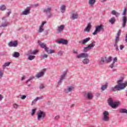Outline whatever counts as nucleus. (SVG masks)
<instances>
[{
    "instance_id": "1",
    "label": "nucleus",
    "mask_w": 127,
    "mask_h": 127,
    "mask_svg": "<svg viewBox=\"0 0 127 127\" xmlns=\"http://www.w3.org/2000/svg\"><path fill=\"white\" fill-rule=\"evenodd\" d=\"M127 86V80L124 83V78L120 79L117 81V85L114 87H112L111 90L112 92H117V91H122L125 90Z\"/></svg>"
},
{
    "instance_id": "2",
    "label": "nucleus",
    "mask_w": 127,
    "mask_h": 127,
    "mask_svg": "<svg viewBox=\"0 0 127 127\" xmlns=\"http://www.w3.org/2000/svg\"><path fill=\"white\" fill-rule=\"evenodd\" d=\"M127 7H125L123 12L122 13V15H124L122 17V27L123 28H125L126 27V26L127 25Z\"/></svg>"
},
{
    "instance_id": "3",
    "label": "nucleus",
    "mask_w": 127,
    "mask_h": 127,
    "mask_svg": "<svg viewBox=\"0 0 127 127\" xmlns=\"http://www.w3.org/2000/svg\"><path fill=\"white\" fill-rule=\"evenodd\" d=\"M104 32L105 31V29H104V25L103 24H100L95 27V30L94 32L92 33L93 35H97L99 32Z\"/></svg>"
},
{
    "instance_id": "4",
    "label": "nucleus",
    "mask_w": 127,
    "mask_h": 127,
    "mask_svg": "<svg viewBox=\"0 0 127 127\" xmlns=\"http://www.w3.org/2000/svg\"><path fill=\"white\" fill-rule=\"evenodd\" d=\"M108 105L112 108V109H116V108H118L119 107V105H120V102H114V100L113 98H109L108 99Z\"/></svg>"
},
{
    "instance_id": "5",
    "label": "nucleus",
    "mask_w": 127,
    "mask_h": 127,
    "mask_svg": "<svg viewBox=\"0 0 127 127\" xmlns=\"http://www.w3.org/2000/svg\"><path fill=\"white\" fill-rule=\"evenodd\" d=\"M120 34H121V30H119L117 33V36L116 37L115 42L114 45L117 51H119V46H118V43H119V41H120Z\"/></svg>"
},
{
    "instance_id": "6",
    "label": "nucleus",
    "mask_w": 127,
    "mask_h": 127,
    "mask_svg": "<svg viewBox=\"0 0 127 127\" xmlns=\"http://www.w3.org/2000/svg\"><path fill=\"white\" fill-rule=\"evenodd\" d=\"M96 44L95 41H93L87 47H85L83 49V52L86 53V52H88L89 50H91L93 48L95 47V44Z\"/></svg>"
},
{
    "instance_id": "7",
    "label": "nucleus",
    "mask_w": 127,
    "mask_h": 127,
    "mask_svg": "<svg viewBox=\"0 0 127 127\" xmlns=\"http://www.w3.org/2000/svg\"><path fill=\"white\" fill-rule=\"evenodd\" d=\"M110 114L109 113V112L105 111L103 113V117L102 118V121L104 122H109L110 121V117H109V115Z\"/></svg>"
},
{
    "instance_id": "8",
    "label": "nucleus",
    "mask_w": 127,
    "mask_h": 127,
    "mask_svg": "<svg viewBox=\"0 0 127 127\" xmlns=\"http://www.w3.org/2000/svg\"><path fill=\"white\" fill-rule=\"evenodd\" d=\"M45 116H46L45 112L41 110H39L38 115H37L38 121H39L41 119L43 120L44 118H45Z\"/></svg>"
},
{
    "instance_id": "9",
    "label": "nucleus",
    "mask_w": 127,
    "mask_h": 127,
    "mask_svg": "<svg viewBox=\"0 0 127 127\" xmlns=\"http://www.w3.org/2000/svg\"><path fill=\"white\" fill-rule=\"evenodd\" d=\"M67 70H66L65 71H64L63 74L61 75L60 80L58 82V84L61 85L62 84V81L63 80L65 79V77H66V75H67Z\"/></svg>"
},
{
    "instance_id": "10",
    "label": "nucleus",
    "mask_w": 127,
    "mask_h": 127,
    "mask_svg": "<svg viewBox=\"0 0 127 127\" xmlns=\"http://www.w3.org/2000/svg\"><path fill=\"white\" fill-rule=\"evenodd\" d=\"M89 57V55L87 53H82L79 55L76 56V58L77 59H80V58H88Z\"/></svg>"
},
{
    "instance_id": "11",
    "label": "nucleus",
    "mask_w": 127,
    "mask_h": 127,
    "mask_svg": "<svg viewBox=\"0 0 127 127\" xmlns=\"http://www.w3.org/2000/svg\"><path fill=\"white\" fill-rule=\"evenodd\" d=\"M56 42L59 44H63L64 45L68 44V40L64 39H61L60 40L57 41Z\"/></svg>"
},
{
    "instance_id": "12",
    "label": "nucleus",
    "mask_w": 127,
    "mask_h": 127,
    "mask_svg": "<svg viewBox=\"0 0 127 127\" xmlns=\"http://www.w3.org/2000/svg\"><path fill=\"white\" fill-rule=\"evenodd\" d=\"M45 72H46V69H43L41 72L36 75V78H41V77H43V76H44Z\"/></svg>"
},
{
    "instance_id": "13",
    "label": "nucleus",
    "mask_w": 127,
    "mask_h": 127,
    "mask_svg": "<svg viewBox=\"0 0 127 127\" xmlns=\"http://www.w3.org/2000/svg\"><path fill=\"white\" fill-rule=\"evenodd\" d=\"M8 45L9 47H16L18 45V42L17 41H10Z\"/></svg>"
},
{
    "instance_id": "14",
    "label": "nucleus",
    "mask_w": 127,
    "mask_h": 127,
    "mask_svg": "<svg viewBox=\"0 0 127 127\" xmlns=\"http://www.w3.org/2000/svg\"><path fill=\"white\" fill-rule=\"evenodd\" d=\"M90 40H91V38L88 37L82 40V41H79L78 43H79L80 44H82L83 45H85V44H86V43H87V42H89Z\"/></svg>"
},
{
    "instance_id": "15",
    "label": "nucleus",
    "mask_w": 127,
    "mask_h": 127,
    "mask_svg": "<svg viewBox=\"0 0 127 127\" xmlns=\"http://www.w3.org/2000/svg\"><path fill=\"white\" fill-rule=\"evenodd\" d=\"M43 12H45V13H46V14L49 13L48 17H49V18L51 17V7H48L47 8H45L44 9Z\"/></svg>"
},
{
    "instance_id": "16",
    "label": "nucleus",
    "mask_w": 127,
    "mask_h": 127,
    "mask_svg": "<svg viewBox=\"0 0 127 127\" xmlns=\"http://www.w3.org/2000/svg\"><path fill=\"white\" fill-rule=\"evenodd\" d=\"M30 13V8L29 7H27L25 10L23 11L21 14L22 15H27Z\"/></svg>"
},
{
    "instance_id": "17",
    "label": "nucleus",
    "mask_w": 127,
    "mask_h": 127,
    "mask_svg": "<svg viewBox=\"0 0 127 127\" xmlns=\"http://www.w3.org/2000/svg\"><path fill=\"white\" fill-rule=\"evenodd\" d=\"M84 96L88 100H92L93 99V94L91 92L85 93Z\"/></svg>"
},
{
    "instance_id": "18",
    "label": "nucleus",
    "mask_w": 127,
    "mask_h": 127,
    "mask_svg": "<svg viewBox=\"0 0 127 127\" xmlns=\"http://www.w3.org/2000/svg\"><path fill=\"white\" fill-rule=\"evenodd\" d=\"M64 28H65V25H61L60 26L58 27V29L57 31L59 33L62 32V31H63V30H64Z\"/></svg>"
},
{
    "instance_id": "19",
    "label": "nucleus",
    "mask_w": 127,
    "mask_h": 127,
    "mask_svg": "<svg viewBox=\"0 0 127 127\" xmlns=\"http://www.w3.org/2000/svg\"><path fill=\"white\" fill-rule=\"evenodd\" d=\"M38 53V50H35L33 51H30L28 52V54L27 55H30V54H33V55H36Z\"/></svg>"
},
{
    "instance_id": "20",
    "label": "nucleus",
    "mask_w": 127,
    "mask_h": 127,
    "mask_svg": "<svg viewBox=\"0 0 127 127\" xmlns=\"http://www.w3.org/2000/svg\"><path fill=\"white\" fill-rule=\"evenodd\" d=\"M9 24V23L5 21L4 23H2L0 25V27H7Z\"/></svg>"
},
{
    "instance_id": "21",
    "label": "nucleus",
    "mask_w": 127,
    "mask_h": 127,
    "mask_svg": "<svg viewBox=\"0 0 127 127\" xmlns=\"http://www.w3.org/2000/svg\"><path fill=\"white\" fill-rule=\"evenodd\" d=\"M91 28H92V25H91V23H89L85 28V31L89 32L91 30Z\"/></svg>"
},
{
    "instance_id": "22",
    "label": "nucleus",
    "mask_w": 127,
    "mask_h": 127,
    "mask_svg": "<svg viewBox=\"0 0 127 127\" xmlns=\"http://www.w3.org/2000/svg\"><path fill=\"white\" fill-rule=\"evenodd\" d=\"M105 62H106V63H111V62H112V60H113V57H109L108 59L105 57Z\"/></svg>"
},
{
    "instance_id": "23",
    "label": "nucleus",
    "mask_w": 127,
    "mask_h": 127,
    "mask_svg": "<svg viewBox=\"0 0 127 127\" xmlns=\"http://www.w3.org/2000/svg\"><path fill=\"white\" fill-rule=\"evenodd\" d=\"M38 43L41 48L44 49L46 46V44H44V43L40 42V41L39 40L38 41Z\"/></svg>"
},
{
    "instance_id": "24",
    "label": "nucleus",
    "mask_w": 127,
    "mask_h": 127,
    "mask_svg": "<svg viewBox=\"0 0 127 127\" xmlns=\"http://www.w3.org/2000/svg\"><path fill=\"white\" fill-rule=\"evenodd\" d=\"M19 56H20V54L17 52H14L13 54L12 55V57H14L15 58H18Z\"/></svg>"
},
{
    "instance_id": "25",
    "label": "nucleus",
    "mask_w": 127,
    "mask_h": 127,
    "mask_svg": "<svg viewBox=\"0 0 127 127\" xmlns=\"http://www.w3.org/2000/svg\"><path fill=\"white\" fill-rule=\"evenodd\" d=\"M116 21V18L115 17H113L109 20V22L111 23V24H115Z\"/></svg>"
},
{
    "instance_id": "26",
    "label": "nucleus",
    "mask_w": 127,
    "mask_h": 127,
    "mask_svg": "<svg viewBox=\"0 0 127 127\" xmlns=\"http://www.w3.org/2000/svg\"><path fill=\"white\" fill-rule=\"evenodd\" d=\"M111 13L113 15H115V16H116V17H118V16H119V15H120V13L116 12V10H113L111 11Z\"/></svg>"
},
{
    "instance_id": "27",
    "label": "nucleus",
    "mask_w": 127,
    "mask_h": 127,
    "mask_svg": "<svg viewBox=\"0 0 127 127\" xmlns=\"http://www.w3.org/2000/svg\"><path fill=\"white\" fill-rule=\"evenodd\" d=\"M61 12L64 13L66 10V6L65 5H62L61 7Z\"/></svg>"
},
{
    "instance_id": "28",
    "label": "nucleus",
    "mask_w": 127,
    "mask_h": 127,
    "mask_svg": "<svg viewBox=\"0 0 127 127\" xmlns=\"http://www.w3.org/2000/svg\"><path fill=\"white\" fill-rule=\"evenodd\" d=\"M82 63H83V64H89V63H90V60H89V59H84L82 61Z\"/></svg>"
},
{
    "instance_id": "29",
    "label": "nucleus",
    "mask_w": 127,
    "mask_h": 127,
    "mask_svg": "<svg viewBox=\"0 0 127 127\" xmlns=\"http://www.w3.org/2000/svg\"><path fill=\"white\" fill-rule=\"evenodd\" d=\"M108 83H105V85H103L101 88L102 91H105L107 88H108Z\"/></svg>"
},
{
    "instance_id": "30",
    "label": "nucleus",
    "mask_w": 127,
    "mask_h": 127,
    "mask_svg": "<svg viewBox=\"0 0 127 127\" xmlns=\"http://www.w3.org/2000/svg\"><path fill=\"white\" fill-rule=\"evenodd\" d=\"M79 15L78 14H72V16L71 17V19L74 20V19H77Z\"/></svg>"
},
{
    "instance_id": "31",
    "label": "nucleus",
    "mask_w": 127,
    "mask_h": 127,
    "mask_svg": "<svg viewBox=\"0 0 127 127\" xmlns=\"http://www.w3.org/2000/svg\"><path fill=\"white\" fill-rule=\"evenodd\" d=\"M95 3H96V0H89V4H90L91 6H93Z\"/></svg>"
},
{
    "instance_id": "32",
    "label": "nucleus",
    "mask_w": 127,
    "mask_h": 127,
    "mask_svg": "<svg viewBox=\"0 0 127 127\" xmlns=\"http://www.w3.org/2000/svg\"><path fill=\"white\" fill-rule=\"evenodd\" d=\"M119 112L121 114H127V110L126 109L122 108L120 110Z\"/></svg>"
},
{
    "instance_id": "33",
    "label": "nucleus",
    "mask_w": 127,
    "mask_h": 127,
    "mask_svg": "<svg viewBox=\"0 0 127 127\" xmlns=\"http://www.w3.org/2000/svg\"><path fill=\"white\" fill-rule=\"evenodd\" d=\"M105 61H106V59L104 57H102L100 60L101 65H104V64H105Z\"/></svg>"
},
{
    "instance_id": "34",
    "label": "nucleus",
    "mask_w": 127,
    "mask_h": 127,
    "mask_svg": "<svg viewBox=\"0 0 127 127\" xmlns=\"http://www.w3.org/2000/svg\"><path fill=\"white\" fill-rule=\"evenodd\" d=\"M11 63L10 62H6V63H5L3 65L2 67H3V68L4 69V68H5V67H7L9 65H10V64Z\"/></svg>"
},
{
    "instance_id": "35",
    "label": "nucleus",
    "mask_w": 127,
    "mask_h": 127,
    "mask_svg": "<svg viewBox=\"0 0 127 127\" xmlns=\"http://www.w3.org/2000/svg\"><path fill=\"white\" fill-rule=\"evenodd\" d=\"M28 59L31 61L32 60H33V59H35V56L29 55Z\"/></svg>"
},
{
    "instance_id": "36",
    "label": "nucleus",
    "mask_w": 127,
    "mask_h": 127,
    "mask_svg": "<svg viewBox=\"0 0 127 127\" xmlns=\"http://www.w3.org/2000/svg\"><path fill=\"white\" fill-rule=\"evenodd\" d=\"M6 9V6L4 5H1L0 6V10H5Z\"/></svg>"
},
{
    "instance_id": "37",
    "label": "nucleus",
    "mask_w": 127,
    "mask_h": 127,
    "mask_svg": "<svg viewBox=\"0 0 127 127\" xmlns=\"http://www.w3.org/2000/svg\"><path fill=\"white\" fill-rule=\"evenodd\" d=\"M36 112V109H33L32 110L31 116H34L35 115V113Z\"/></svg>"
},
{
    "instance_id": "38",
    "label": "nucleus",
    "mask_w": 127,
    "mask_h": 127,
    "mask_svg": "<svg viewBox=\"0 0 127 127\" xmlns=\"http://www.w3.org/2000/svg\"><path fill=\"white\" fill-rule=\"evenodd\" d=\"M34 78H35L34 76H31V77H30L29 78L28 80H26V83L27 84H28V82H30V81H31V80H33V79H34Z\"/></svg>"
},
{
    "instance_id": "39",
    "label": "nucleus",
    "mask_w": 127,
    "mask_h": 127,
    "mask_svg": "<svg viewBox=\"0 0 127 127\" xmlns=\"http://www.w3.org/2000/svg\"><path fill=\"white\" fill-rule=\"evenodd\" d=\"M73 89H74V87L72 86H70L67 88V91L68 92H72L73 91Z\"/></svg>"
},
{
    "instance_id": "40",
    "label": "nucleus",
    "mask_w": 127,
    "mask_h": 127,
    "mask_svg": "<svg viewBox=\"0 0 127 127\" xmlns=\"http://www.w3.org/2000/svg\"><path fill=\"white\" fill-rule=\"evenodd\" d=\"M44 49H45V51L47 52V53H49L50 50L48 47L46 46Z\"/></svg>"
},
{
    "instance_id": "41",
    "label": "nucleus",
    "mask_w": 127,
    "mask_h": 127,
    "mask_svg": "<svg viewBox=\"0 0 127 127\" xmlns=\"http://www.w3.org/2000/svg\"><path fill=\"white\" fill-rule=\"evenodd\" d=\"M3 76V72L2 70L0 69V79H1Z\"/></svg>"
},
{
    "instance_id": "42",
    "label": "nucleus",
    "mask_w": 127,
    "mask_h": 127,
    "mask_svg": "<svg viewBox=\"0 0 127 127\" xmlns=\"http://www.w3.org/2000/svg\"><path fill=\"white\" fill-rule=\"evenodd\" d=\"M42 31H44V29H43V27H41L40 26L39 32H40V33H41V32H42Z\"/></svg>"
},
{
    "instance_id": "43",
    "label": "nucleus",
    "mask_w": 127,
    "mask_h": 127,
    "mask_svg": "<svg viewBox=\"0 0 127 127\" xmlns=\"http://www.w3.org/2000/svg\"><path fill=\"white\" fill-rule=\"evenodd\" d=\"M45 88V86H44V85L43 84L40 85L39 89H40V90H42V89H44Z\"/></svg>"
},
{
    "instance_id": "44",
    "label": "nucleus",
    "mask_w": 127,
    "mask_h": 127,
    "mask_svg": "<svg viewBox=\"0 0 127 127\" xmlns=\"http://www.w3.org/2000/svg\"><path fill=\"white\" fill-rule=\"evenodd\" d=\"M43 99V96L37 97L36 98V101H38V100H41Z\"/></svg>"
},
{
    "instance_id": "45",
    "label": "nucleus",
    "mask_w": 127,
    "mask_h": 127,
    "mask_svg": "<svg viewBox=\"0 0 127 127\" xmlns=\"http://www.w3.org/2000/svg\"><path fill=\"white\" fill-rule=\"evenodd\" d=\"M117 61H118V58L115 57L113 60V64H115V63H116Z\"/></svg>"
},
{
    "instance_id": "46",
    "label": "nucleus",
    "mask_w": 127,
    "mask_h": 127,
    "mask_svg": "<svg viewBox=\"0 0 127 127\" xmlns=\"http://www.w3.org/2000/svg\"><path fill=\"white\" fill-rule=\"evenodd\" d=\"M62 54H63V52H62V51H60L58 53V55L59 56H62Z\"/></svg>"
},
{
    "instance_id": "47",
    "label": "nucleus",
    "mask_w": 127,
    "mask_h": 127,
    "mask_svg": "<svg viewBox=\"0 0 127 127\" xmlns=\"http://www.w3.org/2000/svg\"><path fill=\"white\" fill-rule=\"evenodd\" d=\"M36 99H35L32 102V105H35L36 104V102H37V100H36Z\"/></svg>"
},
{
    "instance_id": "48",
    "label": "nucleus",
    "mask_w": 127,
    "mask_h": 127,
    "mask_svg": "<svg viewBox=\"0 0 127 127\" xmlns=\"http://www.w3.org/2000/svg\"><path fill=\"white\" fill-rule=\"evenodd\" d=\"M109 67L111 68V69H113V68L115 67V64L112 63V64L109 65Z\"/></svg>"
},
{
    "instance_id": "49",
    "label": "nucleus",
    "mask_w": 127,
    "mask_h": 127,
    "mask_svg": "<svg viewBox=\"0 0 127 127\" xmlns=\"http://www.w3.org/2000/svg\"><path fill=\"white\" fill-rule=\"evenodd\" d=\"M46 21H43V22L42 23V24L41 26H40V27H43L44 26V24H45V23H46Z\"/></svg>"
},
{
    "instance_id": "50",
    "label": "nucleus",
    "mask_w": 127,
    "mask_h": 127,
    "mask_svg": "<svg viewBox=\"0 0 127 127\" xmlns=\"http://www.w3.org/2000/svg\"><path fill=\"white\" fill-rule=\"evenodd\" d=\"M46 21H43V22L42 23V24L41 26H40V27H43L44 26V24H45V23H46Z\"/></svg>"
},
{
    "instance_id": "51",
    "label": "nucleus",
    "mask_w": 127,
    "mask_h": 127,
    "mask_svg": "<svg viewBox=\"0 0 127 127\" xmlns=\"http://www.w3.org/2000/svg\"><path fill=\"white\" fill-rule=\"evenodd\" d=\"M49 53L50 54H53V53H55V51H54V50H50L49 51Z\"/></svg>"
},
{
    "instance_id": "52",
    "label": "nucleus",
    "mask_w": 127,
    "mask_h": 127,
    "mask_svg": "<svg viewBox=\"0 0 127 127\" xmlns=\"http://www.w3.org/2000/svg\"><path fill=\"white\" fill-rule=\"evenodd\" d=\"M26 98V95H22V96L21 97V100H25Z\"/></svg>"
},
{
    "instance_id": "53",
    "label": "nucleus",
    "mask_w": 127,
    "mask_h": 127,
    "mask_svg": "<svg viewBox=\"0 0 127 127\" xmlns=\"http://www.w3.org/2000/svg\"><path fill=\"white\" fill-rule=\"evenodd\" d=\"M60 118V117H59V116H57L55 117L54 120L55 121H58Z\"/></svg>"
},
{
    "instance_id": "54",
    "label": "nucleus",
    "mask_w": 127,
    "mask_h": 127,
    "mask_svg": "<svg viewBox=\"0 0 127 127\" xmlns=\"http://www.w3.org/2000/svg\"><path fill=\"white\" fill-rule=\"evenodd\" d=\"M13 108H14V109H17V108H18V105L14 104L13 105Z\"/></svg>"
},
{
    "instance_id": "55",
    "label": "nucleus",
    "mask_w": 127,
    "mask_h": 127,
    "mask_svg": "<svg viewBox=\"0 0 127 127\" xmlns=\"http://www.w3.org/2000/svg\"><path fill=\"white\" fill-rule=\"evenodd\" d=\"M48 57V55L46 54H44L43 55V59H44V58H47Z\"/></svg>"
},
{
    "instance_id": "56",
    "label": "nucleus",
    "mask_w": 127,
    "mask_h": 127,
    "mask_svg": "<svg viewBox=\"0 0 127 127\" xmlns=\"http://www.w3.org/2000/svg\"><path fill=\"white\" fill-rule=\"evenodd\" d=\"M125 48V46L121 45H120V50H123Z\"/></svg>"
},
{
    "instance_id": "57",
    "label": "nucleus",
    "mask_w": 127,
    "mask_h": 127,
    "mask_svg": "<svg viewBox=\"0 0 127 127\" xmlns=\"http://www.w3.org/2000/svg\"><path fill=\"white\" fill-rule=\"evenodd\" d=\"M73 54H78V51L73 50Z\"/></svg>"
},
{
    "instance_id": "58",
    "label": "nucleus",
    "mask_w": 127,
    "mask_h": 127,
    "mask_svg": "<svg viewBox=\"0 0 127 127\" xmlns=\"http://www.w3.org/2000/svg\"><path fill=\"white\" fill-rule=\"evenodd\" d=\"M39 6V4L38 3H36V4H34V6L35 7H37Z\"/></svg>"
},
{
    "instance_id": "59",
    "label": "nucleus",
    "mask_w": 127,
    "mask_h": 127,
    "mask_svg": "<svg viewBox=\"0 0 127 127\" xmlns=\"http://www.w3.org/2000/svg\"><path fill=\"white\" fill-rule=\"evenodd\" d=\"M2 99H3V96L0 94V101H2Z\"/></svg>"
},
{
    "instance_id": "60",
    "label": "nucleus",
    "mask_w": 127,
    "mask_h": 127,
    "mask_svg": "<svg viewBox=\"0 0 127 127\" xmlns=\"http://www.w3.org/2000/svg\"><path fill=\"white\" fill-rule=\"evenodd\" d=\"M25 79V75L23 76V77L21 78V80L23 81V80Z\"/></svg>"
},
{
    "instance_id": "61",
    "label": "nucleus",
    "mask_w": 127,
    "mask_h": 127,
    "mask_svg": "<svg viewBox=\"0 0 127 127\" xmlns=\"http://www.w3.org/2000/svg\"><path fill=\"white\" fill-rule=\"evenodd\" d=\"M6 52H2L1 53V55H6Z\"/></svg>"
},
{
    "instance_id": "62",
    "label": "nucleus",
    "mask_w": 127,
    "mask_h": 127,
    "mask_svg": "<svg viewBox=\"0 0 127 127\" xmlns=\"http://www.w3.org/2000/svg\"><path fill=\"white\" fill-rule=\"evenodd\" d=\"M2 20H4V21H6V20H5V17H3L2 18Z\"/></svg>"
},
{
    "instance_id": "63",
    "label": "nucleus",
    "mask_w": 127,
    "mask_h": 127,
    "mask_svg": "<svg viewBox=\"0 0 127 127\" xmlns=\"http://www.w3.org/2000/svg\"><path fill=\"white\" fill-rule=\"evenodd\" d=\"M11 13V11H9V12H7V15H9Z\"/></svg>"
},
{
    "instance_id": "64",
    "label": "nucleus",
    "mask_w": 127,
    "mask_h": 127,
    "mask_svg": "<svg viewBox=\"0 0 127 127\" xmlns=\"http://www.w3.org/2000/svg\"><path fill=\"white\" fill-rule=\"evenodd\" d=\"M74 106H75V104H72V105L70 106V108H73V107H74Z\"/></svg>"
}]
</instances>
